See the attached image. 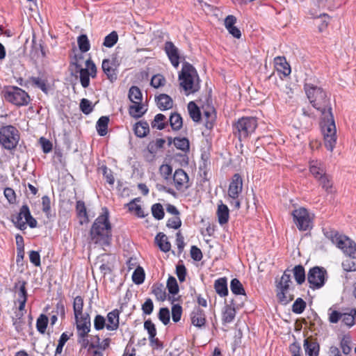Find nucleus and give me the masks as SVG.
Here are the masks:
<instances>
[{
  "label": "nucleus",
  "mask_w": 356,
  "mask_h": 356,
  "mask_svg": "<svg viewBox=\"0 0 356 356\" xmlns=\"http://www.w3.org/2000/svg\"><path fill=\"white\" fill-rule=\"evenodd\" d=\"M145 271L140 266H138L133 273L132 280L136 284H141L145 280Z\"/></svg>",
  "instance_id": "obj_48"
},
{
  "label": "nucleus",
  "mask_w": 356,
  "mask_h": 356,
  "mask_svg": "<svg viewBox=\"0 0 356 356\" xmlns=\"http://www.w3.org/2000/svg\"><path fill=\"white\" fill-rule=\"evenodd\" d=\"M112 236L109 212L106 207H104L102 213L95 219L90 228V239L94 244L104 247L111 245Z\"/></svg>",
  "instance_id": "obj_1"
},
{
  "label": "nucleus",
  "mask_w": 356,
  "mask_h": 356,
  "mask_svg": "<svg viewBox=\"0 0 356 356\" xmlns=\"http://www.w3.org/2000/svg\"><path fill=\"white\" fill-rule=\"evenodd\" d=\"M338 248L351 259H356V244L348 237L338 241Z\"/></svg>",
  "instance_id": "obj_16"
},
{
  "label": "nucleus",
  "mask_w": 356,
  "mask_h": 356,
  "mask_svg": "<svg viewBox=\"0 0 356 356\" xmlns=\"http://www.w3.org/2000/svg\"><path fill=\"white\" fill-rule=\"evenodd\" d=\"M144 328L147 331L149 338H154L156 335V329L155 325L150 319H147L144 322Z\"/></svg>",
  "instance_id": "obj_60"
},
{
  "label": "nucleus",
  "mask_w": 356,
  "mask_h": 356,
  "mask_svg": "<svg viewBox=\"0 0 356 356\" xmlns=\"http://www.w3.org/2000/svg\"><path fill=\"white\" fill-rule=\"evenodd\" d=\"M83 300L82 297L80 296L75 297L73 302V310L75 318H78L79 316L84 314H83Z\"/></svg>",
  "instance_id": "obj_38"
},
{
  "label": "nucleus",
  "mask_w": 356,
  "mask_h": 356,
  "mask_svg": "<svg viewBox=\"0 0 356 356\" xmlns=\"http://www.w3.org/2000/svg\"><path fill=\"white\" fill-rule=\"evenodd\" d=\"M166 226L168 228L175 229H179L181 226V220L179 216H176L169 218L167 221Z\"/></svg>",
  "instance_id": "obj_61"
},
{
  "label": "nucleus",
  "mask_w": 356,
  "mask_h": 356,
  "mask_svg": "<svg viewBox=\"0 0 356 356\" xmlns=\"http://www.w3.org/2000/svg\"><path fill=\"white\" fill-rule=\"evenodd\" d=\"M323 234L325 236L330 240L333 244H335L338 248V241H343L346 236L339 235V233L331 229V228H324L323 229Z\"/></svg>",
  "instance_id": "obj_29"
},
{
  "label": "nucleus",
  "mask_w": 356,
  "mask_h": 356,
  "mask_svg": "<svg viewBox=\"0 0 356 356\" xmlns=\"http://www.w3.org/2000/svg\"><path fill=\"white\" fill-rule=\"evenodd\" d=\"M80 110L86 115L90 114L93 111L92 102L88 99L83 98L79 104Z\"/></svg>",
  "instance_id": "obj_55"
},
{
  "label": "nucleus",
  "mask_w": 356,
  "mask_h": 356,
  "mask_svg": "<svg viewBox=\"0 0 356 356\" xmlns=\"http://www.w3.org/2000/svg\"><path fill=\"white\" fill-rule=\"evenodd\" d=\"M188 176L183 169L179 168L175 170L173 175V181L177 190L188 188L189 187L188 185Z\"/></svg>",
  "instance_id": "obj_15"
},
{
  "label": "nucleus",
  "mask_w": 356,
  "mask_h": 356,
  "mask_svg": "<svg viewBox=\"0 0 356 356\" xmlns=\"http://www.w3.org/2000/svg\"><path fill=\"white\" fill-rule=\"evenodd\" d=\"M76 211L77 213V216L80 218H83V220H80V223L82 225L83 222H88L89 221L88 213L86 211V207L85 203L82 200H78L76 204Z\"/></svg>",
  "instance_id": "obj_32"
},
{
  "label": "nucleus",
  "mask_w": 356,
  "mask_h": 356,
  "mask_svg": "<svg viewBox=\"0 0 356 356\" xmlns=\"http://www.w3.org/2000/svg\"><path fill=\"white\" fill-rule=\"evenodd\" d=\"M167 288L169 293L172 295H176L179 292V286L175 277L170 276L167 280Z\"/></svg>",
  "instance_id": "obj_54"
},
{
  "label": "nucleus",
  "mask_w": 356,
  "mask_h": 356,
  "mask_svg": "<svg viewBox=\"0 0 356 356\" xmlns=\"http://www.w3.org/2000/svg\"><path fill=\"white\" fill-rule=\"evenodd\" d=\"M128 98L132 103L141 102L143 95L140 88L135 86H131L129 90Z\"/></svg>",
  "instance_id": "obj_36"
},
{
  "label": "nucleus",
  "mask_w": 356,
  "mask_h": 356,
  "mask_svg": "<svg viewBox=\"0 0 356 356\" xmlns=\"http://www.w3.org/2000/svg\"><path fill=\"white\" fill-rule=\"evenodd\" d=\"M169 120L170 126L174 131H179L182 127L183 120L180 114L177 113H172Z\"/></svg>",
  "instance_id": "obj_39"
},
{
  "label": "nucleus",
  "mask_w": 356,
  "mask_h": 356,
  "mask_svg": "<svg viewBox=\"0 0 356 356\" xmlns=\"http://www.w3.org/2000/svg\"><path fill=\"white\" fill-rule=\"evenodd\" d=\"M164 49L172 65L174 67H177L179 65V55L178 49L172 42L168 41L165 43Z\"/></svg>",
  "instance_id": "obj_18"
},
{
  "label": "nucleus",
  "mask_w": 356,
  "mask_h": 356,
  "mask_svg": "<svg viewBox=\"0 0 356 356\" xmlns=\"http://www.w3.org/2000/svg\"><path fill=\"white\" fill-rule=\"evenodd\" d=\"M243 306V301L241 303H236L234 300L231 301L230 305H227L225 307V310L222 313V321L225 323H230L232 322L236 316L235 307H241Z\"/></svg>",
  "instance_id": "obj_17"
},
{
  "label": "nucleus",
  "mask_w": 356,
  "mask_h": 356,
  "mask_svg": "<svg viewBox=\"0 0 356 356\" xmlns=\"http://www.w3.org/2000/svg\"><path fill=\"white\" fill-rule=\"evenodd\" d=\"M204 115L206 118L204 125L207 129L211 130L213 127L215 116L212 115L210 111H205Z\"/></svg>",
  "instance_id": "obj_64"
},
{
  "label": "nucleus",
  "mask_w": 356,
  "mask_h": 356,
  "mask_svg": "<svg viewBox=\"0 0 356 356\" xmlns=\"http://www.w3.org/2000/svg\"><path fill=\"white\" fill-rule=\"evenodd\" d=\"M102 68L107 79L113 83L118 79V68L111 65L108 59H104L102 64Z\"/></svg>",
  "instance_id": "obj_21"
},
{
  "label": "nucleus",
  "mask_w": 356,
  "mask_h": 356,
  "mask_svg": "<svg viewBox=\"0 0 356 356\" xmlns=\"http://www.w3.org/2000/svg\"><path fill=\"white\" fill-rule=\"evenodd\" d=\"M120 312L114 309L108 313L106 318V330L108 331L117 330L119 327Z\"/></svg>",
  "instance_id": "obj_19"
},
{
  "label": "nucleus",
  "mask_w": 356,
  "mask_h": 356,
  "mask_svg": "<svg viewBox=\"0 0 356 356\" xmlns=\"http://www.w3.org/2000/svg\"><path fill=\"white\" fill-rule=\"evenodd\" d=\"M30 81L36 88H40L45 94L48 93L49 89L47 86V80L35 76L30 77Z\"/></svg>",
  "instance_id": "obj_42"
},
{
  "label": "nucleus",
  "mask_w": 356,
  "mask_h": 356,
  "mask_svg": "<svg viewBox=\"0 0 356 356\" xmlns=\"http://www.w3.org/2000/svg\"><path fill=\"white\" fill-rule=\"evenodd\" d=\"M309 170L313 176L317 179L325 175L323 165L318 161H312L310 163Z\"/></svg>",
  "instance_id": "obj_33"
},
{
  "label": "nucleus",
  "mask_w": 356,
  "mask_h": 356,
  "mask_svg": "<svg viewBox=\"0 0 356 356\" xmlns=\"http://www.w3.org/2000/svg\"><path fill=\"white\" fill-rule=\"evenodd\" d=\"M48 325V318L45 314H40L36 322V327L38 331L44 334Z\"/></svg>",
  "instance_id": "obj_50"
},
{
  "label": "nucleus",
  "mask_w": 356,
  "mask_h": 356,
  "mask_svg": "<svg viewBox=\"0 0 356 356\" xmlns=\"http://www.w3.org/2000/svg\"><path fill=\"white\" fill-rule=\"evenodd\" d=\"M75 321L77 336H81V337L88 336L91 328V322L89 314L85 313L83 315L79 316L78 318H75Z\"/></svg>",
  "instance_id": "obj_10"
},
{
  "label": "nucleus",
  "mask_w": 356,
  "mask_h": 356,
  "mask_svg": "<svg viewBox=\"0 0 356 356\" xmlns=\"http://www.w3.org/2000/svg\"><path fill=\"white\" fill-rule=\"evenodd\" d=\"M293 220L300 231H307L312 228V218L307 209L300 207L293 211Z\"/></svg>",
  "instance_id": "obj_9"
},
{
  "label": "nucleus",
  "mask_w": 356,
  "mask_h": 356,
  "mask_svg": "<svg viewBox=\"0 0 356 356\" xmlns=\"http://www.w3.org/2000/svg\"><path fill=\"white\" fill-rule=\"evenodd\" d=\"M155 242L159 246V249L164 252H168L171 248V244L168 241L167 236L163 232H159L155 237Z\"/></svg>",
  "instance_id": "obj_25"
},
{
  "label": "nucleus",
  "mask_w": 356,
  "mask_h": 356,
  "mask_svg": "<svg viewBox=\"0 0 356 356\" xmlns=\"http://www.w3.org/2000/svg\"><path fill=\"white\" fill-rule=\"evenodd\" d=\"M19 140V131L13 125L3 126L0 129V145L6 149H15Z\"/></svg>",
  "instance_id": "obj_7"
},
{
  "label": "nucleus",
  "mask_w": 356,
  "mask_h": 356,
  "mask_svg": "<svg viewBox=\"0 0 356 356\" xmlns=\"http://www.w3.org/2000/svg\"><path fill=\"white\" fill-rule=\"evenodd\" d=\"M306 302L301 298H297L292 305V312L297 314H302L306 308Z\"/></svg>",
  "instance_id": "obj_53"
},
{
  "label": "nucleus",
  "mask_w": 356,
  "mask_h": 356,
  "mask_svg": "<svg viewBox=\"0 0 356 356\" xmlns=\"http://www.w3.org/2000/svg\"><path fill=\"white\" fill-rule=\"evenodd\" d=\"M243 188L242 177L239 174H234L228 189V195L230 198H238Z\"/></svg>",
  "instance_id": "obj_13"
},
{
  "label": "nucleus",
  "mask_w": 356,
  "mask_h": 356,
  "mask_svg": "<svg viewBox=\"0 0 356 356\" xmlns=\"http://www.w3.org/2000/svg\"><path fill=\"white\" fill-rule=\"evenodd\" d=\"M257 119L254 117H243L234 124V134L239 140L247 138L257 127Z\"/></svg>",
  "instance_id": "obj_6"
},
{
  "label": "nucleus",
  "mask_w": 356,
  "mask_h": 356,
  "mask_svg": "<svg viewBox=\"0 0 356 356\" xmlns=\"http://www.w3.org/2000/svg\"><path fill=\"white\" fill-rule=\"evenodd\" d=\"M165 118V116L161 113L156 115L152 122V127L153 128L156 127L159 130L163 129L166 126V123L164 122Z\"/></svg>",
  "instance_id": "obj_51"
},
{
  "label": "nucleus",
  "mask_w": 356,
  "mask_h": 356,
  "mask_svg": "<svg viewBox=\"0 0 356 356\" xmlns=\"http://www.w3.org/2000/svg\"><path fill=\"white\" fill-rule=\"evenodd\" d=\"M94 327L97 331L106 328V318L100 314L96 315L94 318Z\"/></svg>",
  "instance_id": "obj_57"
},
{
  "label": "nucleus",
  "mask_w": 356,
  "mask_h": 356,
  "mask_svg": "<svg viewBox=\"0 0 356 356\" xmlns=\"http://www.w3.org/2000/svg\"><path fill=\"white\" fill-rule=\"evenodd\" d=\"M327 280V270L321 266H314L309 269L307 273V281L312 289L323 287Z\"/></svg>",
  "instance_id": "obj_8"
},
{
  "label": "nucleus",
  "mask_w": 356,
  "mask_h": 356,
  "mask_svg": "<svg viewBox=\"0 0 356 356\" xmlns=\"http://www.w3.org/2000/svg\"><path fill=\"white\" fill-rule=\"evenodd\" d=\"M2 94L6 101L17 106H26L30 102L28 93L17 86H6Z\"/></svg>",
  "instance_id": "obj_5"
},
{
  "label": "nucleus",
  "mask_w": 356,
  "mask_h": 356,
  "mask_svg": "<svg viewBox=\"0 0 356 356\" xmlns=\"http://www.w3.org/2000/svg\"><path fill=\"white\" fill-rule=\"evenodd\" d=\"M275 65L277 71L281 72L285 76H287L291 73V67L286 61L284 57H276L275 58Z\"/></svg>",
  "instance_id": "obj_30"
},
{
  "label": "nucleus",
  "mask_w": 356,
  "mask_h": 356,
  "mask_svg": "<svg viewBox=\"0 0 356 356\" xmlns=\"http://www.w3.org/2000/svg\"><path fill=\"white\" fill-rule=\"evenodd\" d=\"M283 295L284 296H282L280 292L276 293V297L278 300V302L283 305H286L294 298V295L291 294L290 291H283Z\"/></svg>",
  "instance_id": "obj_52"
},
{
  "label": "nucleus",
  "mask_w": 356,
  "mask_h": 356,
  "mask_svg": "<svg viewBox=\"0 0 356 356\" xmlns=\"http://www.w3.org/2000/svg\"><path fill=\"white\" fill-rule=\"evenodd\" d=\"M31 59L37 60L40 57H46V51L44 50V42L42 40H37L35 34L33 35L31 40V48L29 52Z\"/></svg>",
  "instance_id": "obj_12"
},
{
  "label": "nucleus",
  "mask_w": 356,
  "mask_h": 356,
  "mask_svg": "<svg viewBox=\"0 0 356 356\" xmlns=\"http://www.w3.org/2000/svg\"><path fill=\"white\" fill-rule=\"evenodd\" d=\"M350 343H351V339L349 336L345 335L343 337V338L341 341V348L343 354L348 355L350 353V352L351 350V347L350 346Z\"/></svg>",
  "instance_id": "obj_59"
},
{
  "label": "nucleus",
  "mask_w": 356,
  "mask_h": 356,
  "mask_svg": "<svg viewBox=\"0 0 356 356\" xmlns=\"http://www.w3.org/2000/svg\"><path fill=\"white\" fill-rule=\"evenodd\" d=\"M151 211L153 217L158 220H162L164 218V209L160 203L154 204L152 206Z\"/></svg>",
  "instance_id": "obj_46"
},
{
  "label": "nucleus",
  "mask_w": 356,
  "mask_h": 356,
  "mask_svg": "<svg viewBox=\"0 0 356 356\" xmlns=\"http://www.w3.org/2000/svg\"><path fill=\"white\" fill-rule=\"evenodd\" d=\"M188 110L191 119L195 122H198L201 120V112L200 108L197 106V104L194 102H190L188 104Z\"/></svg>",
  "instance_id": "obj_35"
},
{
  "label": "nucleus",
  "mask_w": 356,
  "mask_h": 356,
  "mask_svg": "<svg viewBox=\"0 0 356 356\" xmlns=\"http://www.w3.org/2000/svg\"><path fill=\"white\" fill-rule=\"evenodd\" d=\"M295 280L298 284H302L305 281V271L302 265L296 266L293 270Z\"/></svg>",
  "instance_id": "obj_37"
},
{
  "label": "nucleus",
  "mask_w": 356,
  "mask_h": 356,
  "mask_svg": "<svg viewBox=\"0 0 356 356\" xmlns=\"http://www.w3.org/2000/svg\"><path fill=\"white\" fill-rule=\"evenodd\" d=\"M318 180L320 182V185L327 193H333V183L328 175L325 174L323 176L321 177V178H319Z\"/></svg>",
  "instance_id": "obj_44"
},
{
  "label": "nucleus",
  "mask_w": 356,
  "mask_h": 356,
  "mask_svg": "<svg viewBox=\"0 0 356 356\" xmlns=\"http://www.w3.org/2000/svg\"><path fill=\"white\" fill-rule=\"evenodd\" d=\"M156 101L159 108L161 111L168 110L173 105L172 99L166 94L159 95L156 97Z\"/></svg>",
  "instance_id": "obj_23"
},
{
  "label": "nucleus",
  "mask_w": 356,
  "mask_h": 356,
  "mask_svg": "<svg viewBox=\"0 0 356 356\" xmlns=\"http://www.w3.org/2000/svg\"><path fill=\"white\" fill-rule=\"evenodd\" d=\"M109 122V118L108 116H102L97 122L96 129L98 134L101 136H104L108 132V124Z\"/></svg>",
  "instance_id": "obj_31"
},
{
  "label": "nucleus",
  "mask_w": 356,
  "mask_h": 356,
  "mask_svg": "<svg viewBox=\"0 0 356 356\" xmlns=\"http://www.w3.org/2000/svg\"><path fill=\"white\" fill-rule=\"evenodd\" d=\"M321 127L325 146L327 150L332 152L337 143V129L333 115L330 114L328 118L322 120Z\"/></svg>",
  "instance_id": "obj_4"
},
{
  "label": "nucleus",
  "mask_w": 356,
  "mask_h": 356,
  "mask_svg": "<svg viewBox=\"0 0 356 356\" xmlns=\"http://www.w3.org/2000/svg\"><path fill=\"white\" fill-rule=\"evenodd\" d=\"M304 88L312 106L321 113L322 120L328 118L330 113L333 115L330 100L325 91L320 87L309 83H305Z\"/></svg>",
  "instance_id": "obj_2"
},
{
  "label": "nucleus",
  "mask_w": 356,
  "mask_h": 356,
  "mask_svg": "<svg viewBox=\"0 0 356 356\" xmlns=\"http://www.w3.org/2000/svg\"><path fill=\"white\" fill-rule=\"evenodd\" d=\"M129 108V115L134 118L138 119L141 118L146 112V109L143 110V106L141 102L134 103Z\"/></svg>",
  "instance_id": "obj_34"
},
{
  "label": "nucleus",
  "mask_w": 356,
  "mask_h": 356,
  "mask_svg": "<svg viewBox=\"0 0 356 356\" xmlns=\"http://www.w3.org/2000/svg\"><path fill=\"white\" fill-rule=\"evenodd\" d=\"M77 43L81 53L87 52L90 49V41L86 34H81L77 38Z\"/></svg>",
  "instance_id": "obj_41"
},
{
  "label": "nucleus",
  "mask_w": 356,
  "mask_h": 356,
  "mask_svg": "<svg viewBox=\"0 0 356 356\" xmlns=\"http://www.w3.org/2000/svg\"><path fill=\"white\" fill-rule=\"evenodd\" d=\"M356 316V309H351L350 313H343L341 317L342 323L348 327H351L355 323V316Z\"/></svg>",
  "instance_id": "obj_47"
},
{
  "label": "nucleus",
  "mask_w": 356,
  "mask_h": 356,
  "mask_svg": "<svg viewBox=\"0 0 356 356\" xmlns=\"http://www.w3.org/2000/svg\"><path fill=\"white\" fill-rule=\"evenodd\" d=\"M165 79L163 77V76L158 74H156L152 76V78L151 79L150 84L154 88H158L160 86H163L165 83Z\"/></svg>",
  "instance_id": "obj_63"
},
{
  "label": "nucleus",
  "mask_w": 356,
  "mask_h": 356,
  "mask_svg": "<svg viewBox=\"0 0 356 356\" xmlns=\"http://www.w3.org/2000/svg\"><path fill=\"white\" fill-rule=\"evenodd\" d=\"M231 291L235 295H241L243 296V300H246L247 295L241 282L237 278H234L230 282Z\"/></svg>",
  "instance_id": "obj_28"
},
{
  "label": "nucleus",
  "mask_w": 356,
  "mask_h": 356,
  "mask_svg": "<svg viewBox=\"0 0 356 356\" xmlns=\"http://www.w3.org/2000/svg\"><path fill=\"white\" fill-rule=\"evenodd\" d=\"M182 314V307L179 305H173L172 307V318L175 323L180 321Z\"/></svg>",
  "instance_id": "obj_62"
},
{
  "label": "nucleus",
  "mask_w": 356,
  "mask_h": 356,
  "mask_svg": "<svg viewBox=\"0 0 356 356\" xmlns=\"http://www.w3.org/2000/svg\"><path fill=\"white\" fill-rule=\"evenodd\" d=\"M134 131L136 136L145 137L149 132V124L146 121H140L135 124Z\"/></svg>",
  "instance_id": "obj_27"
},
{
  "label": "nucleus",
  "mask_w": 356,
  "mask_h": 356,
  "mask_svg": "<svg viewBox=\"0 0 356 356\" xmlns=\"http://www.w3.org/2000/svg\"><path fill=\"white\" fill-rule=\"evenodd\" d=\"M303 346L307 356L318 355L319 344L315 340L309 338L305 339Z\"/></svg>",
  "instance_id": "obj_22"
},
{
  "label": "nucleus",
  "mask_w": 356,
  "mask_h": 356,
  "mask_svg": "<svg viewBox=\"0 0 356 356\" xmlns=\"http://www.w3.org/2000/svg\"><path fill=\"white\" fill-rule=\"evenodd\" d=\"M173 143L178 149L182 150L185 152L189 150V140L186 138L176 137L174 138Z\"/></svg>",
  "instance_id": "obj_43"
},
{
  "label": "nucleus",
  "mask_w": 356,
  "mask_h": 356,
  "mask_svg": "<svg viewBox=\"0 0 356 356\" xmlns=\"http://www.w3.org/2000/svg\"><path fill=\"white\" fill-rule=\"evenodd\" d=\"M197 76L199 80L197 72L195 68L188 63L183 64L181 72L179 74V79L181 81L180 86L186 92H195L200 89L199 83H194V76Z\"/></svg>",
  "instance_id": "obj_3"
},
{
  "label": "nucleus",
  "mask_w": 356,
  "mask_h": 356,
  "mask_svg": "<svg viewBox=\"0 0 356 356\" xmlns=\"http://www.w3.org/2000/svg\"><path fill=\"white\" fill-rule=\"evenodd\" d=\"M229 210L227 205L221 203L218 204L217 209V216L218 222L222 225L226 224L229 220Z\"/></svg>",
  "instance_id": "obj_26"
},
{
  "label": "nucleus",
  "mask_w": 356,
  "mask_h": 356,
  "mask_svg": "<svg viewBox=\"0 0 356 356\" xmlns=\"http://www.w3.org/2000/svg\"><path fill=\"white\" fill-rule=\"evenodd\" d=\"M118 40V35L116 31H113L105 37L103 45L106 47L111 48L117 43Z\"/></svg>",
  "instance_id": "obj_49"
},
{
  "label": "nucleus",
  "mask_w": 356,
  "mask_h": 356,
  "mask_svg": "<svg viewBox=\"0 0 356 356\" xmlns=\"http://www.w3.org/2000/svg\"><path fill=\"white\" fill-rule=\"evenodd\" d=\"M191 318L192 324L195 327H202L205 325L206 318L204 312L199 307L193 309L191 314Z\"/></svg>",
  "instance_id": "obj_20"
},
{
  "label": "nucleus",
  "mask_w": 356,
  "mask_h": 356,
  "mask_svg": "<svg viewBox=\"0 0 356 356\" xmlns=\"http://www.w3.org/2000/svg\"><path fill=\"white\" fill-rule=\"evenodd\" d=\"M158 317L159 320L165 325L170 323V311L167 307H162L160 309Z\"/></svg>",
  "instance_id": "obj_58"
},
{
  "label": "nucleus",
  "mask_w": 356,
  "mask_h": 356,
  "mask_svg": "<svg viewBox=\"0 0 356 356\" xmlns=\"http://www.w3.org/2000/svg\"><path fill=\"white\" fill-rule=\"evenodd\" d=\"M76 73H79L80 81L83 88H88L90 85V74L89 69L86 68H79L76 69Z\"/></svg>",
  "instance_id": "obj_40"
},
{
  "label": "nucleus",
  "mask_w": 356,
  "mask_h": 356,
  "mask_svg": "<svg viewBox=\"0 0 356 356\" xmlns=\"http://www.w3.org/2000/svg\"><path fill=\"white\" fill-rule=\"evenodd\" d=\"M31 216L29 207L27 204H24L21 207L19 212L17 215L12 216V222L16 227L20 230H24L26 228V222L22 220L23 218L25 221Z\"/></svg>",
  "instance_id": "obj_11"
},
{
  "label": "nucleus",
  "mask_w": 356,
  "mask_h": 356,
  "mask_svg": "<svg viewBox=\"0 0 356 356\" xmlns=\"http://www.w3.org/2000/svg\"><path fill=\"white\" fill-rule=\"evenodd\" d=\"M291 272L289 269L284 270L283 275L279 281L276 282L275 292H280L282 296H284L283 291H291L290 284H292L291 279Z\"/></svg>",
  "instance_id": "obj_14"
},
{
  "label": "nucleus",
  "mask_w": 356,
  "mask_h": 356,
  "mask_svg": "<svg viewBox=\"0 0 356 356\" xmlns=\"http://www.w3.org/2000/svg\"><path fill=\"white\" fill-rule=\"evenodd\" d=\"M214 289L220 297L227 296L228 295L227 279L225 277L217 279L214 282Z\"/></svg>",
  "instance_id": "obj_24"
},
{
  "label": "nucleus",
  "mask_w": 356,
  "mask_h": 356,
  "mask_svg": "<svg viewBox=\"0 0 356 356\" xmlns=\"http://www.w3.org/2000/svg\"><path fill=\"white\" fill-rule=\"evenodd\" d=\"M136 201H138V199L136 198L131 201L128 204L129 209L130 211H135L136 214L139 218H144L145 216L143 209L140 205L136 204L135 203Z\"/></svg>",
  "instance_id": "obj_56"
},
{
  "label": "nucleus",
  "mask_w": 356,
  "mask_h": 356,
  "mask_svg": "<svg viewBox=\"0 0 356 356\" xmlns=\"http://www.w3.org/2000/svg\"><path fill=\"white\" fill-rule=\"evenodd\" d=\"M165 143V140L163 138H158L155 141H151L147 145V150L150 154H154L159 149L163 147Z\"/></svg>",
  "instance_id": "obj_45"
}]
</instances>
